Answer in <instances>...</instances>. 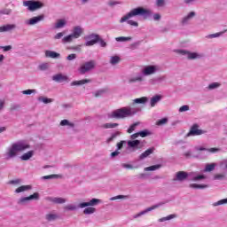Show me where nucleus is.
<instances>
[{
    "label": "nucleus",
    "mask_w": 227,
    "mask_h": 227,
    "mask_svg": "<svg viewBox=\"0 0 227 227\" xmlns=\"http://www.w3.org/2000/svg\"><path fill=\"white\" fill-rule=\"evenodd\" d=\"M133 17H143V19H150L152 17V11L149 9H145L143 7H137L132 9L130 12L126 13L124 16L121 18L119 20L120 24H123V22H127L129 26H133L134 27H138L139 23L137 21H134L130 19Z\"/></svg>",
    "instance_id": "f257e3e1"
},
{
    "label": "nucleus",
    "mask_w": 227,
    "mask_h": 227,
    "mask_svg": "<svg viewBox=\"0 0 227 227\" xmlns=\"http://www.w3.org/2000/svg\"><path fill=\"white\" fill-rule=\"evenodd\" d=\"M141 108L137 106H124L112 111L108 114L111 120H125V118H132L137 113H140Z\"/></svg>",
    "instance_id": "f03ea898"
},
{
    "label": "nucleus",
    "mask_w": 227,
    "mask_h": 227,
    "mask_svg": "<svg viewBox=\"0 0 227 227\" xmlns=\"http://www.w3.org/2000/svg\"><path fill=\"white\" fill-rule=\"evenodd\" d=\"M31 145L24 141H18L16 143L12 144L4 153V157L7 160L11 159H15L19 155L20 152H26V150H29Z\"/></svg>",
    "instance_id": "7ed1b4c3"
},
{
    "label": "nucleus",
    "mask_w": 227,
    "mask_h": 227,
    "mask_svg": "<svg viewBox=\"0 0 227 227\" xmlns=\"http://www.w3.org/2000/svg\"><path fill=\"white\" fill-rule=\"evenodd\" d=\"M190 180V182H201V180H206L207 176L200 174L198 171H193L187 173L185 171H179L176 174V178L178 182H184V180Z\"/></svg>",
    "instance_id": "20e7f679"
},
{
    "label": "nucleus",
    "mask_w": 227,
    "mask_h": 227,
    "mask_svg": "<svg viewBox=\"0 0 227 227\" xmlns=\"http://www.w3.org/2000/svg\"><path fill=\"white\" fill-rule=\"evenodd\" d=\"M99 203H102L101 200L92 199L88 202H82L78 206H75L74 204H68L64 207V210L74 211L77 210V208H86V207H97V205H99Z\"/></svg>",
    "instance_id": "39448f33"
},
{
    "label": "nucleus",
    "mask_w": 227,
    "mask_h": 227,
    "mask_svg": "<svg viewBox=\"0 0 227 227\" xmlns=\"http://www.w3.org/2000/svg\"><path fill=\"white\" fill-rule=\"evenodd\" d=\"M176 53L181 56H185L186 59L189 61H194L196 59H203L205 54L199 51H191L189 50H176Z\"/></svg>",
    "instance_id": "423d86ee"
},
{
    "label": "nucleus",
    "mask_w": 227,
    "mask_h": 227,
    "mask_svg": "<svg viewBox=\"0 0 227 227\" xmlns=\"http://www.w3.org/2000/svg\"><path fill=\"white\" fill-rule=\"evenodd\" d=\"M137 137H139V132L130 136V139L132 140L128 141V150H129V152H136L137 150H141V148H143V142L140 140H134L137 139Z\"/></svg>",
    "instance_id": "0eeeda50"
},
{
    "label": "nucleus",
    "mask_w": 227,
    "mask_h": 227,
    "mask_svg": "<svg viewBox=\"0 0 227 227\" xmlns=\"http://www.w3.org/2000/svg\"><path fill=\"white\" fill-rule=\"evenodd\" d=\"M23 6L27 8L28 12H36V10H40L43 8V3L35 0H24Z\"/></svg>",
    "instance_id": "6e6552de"
},
{
    "label": "nucleus",
    "mask_w": 227,
    "mask_h": 227,
    "mask_svg": "<svg viewBox=\"0 0 227 227\" xmlns=\"http://www.w3.org/2000/svg\"><path fill=\"white\" fill-rule=\"evenodd\" d=\"M97 67V61L95 60H89L83 63L79 68L78 72L81 75H84V74H88V72H91V70H95Z\"/></svg>",
    "instance_id": "1a4fd4ad"
},
{
    "label": "nucleus",
    "mask_w": 227,
    "mask_h": 227,
    "mask_svg": "<svg viewBox=\"0 0 227 227\" xmlns=\"http://www.w3.org/2000/svg\"><path fill=\"white\" fill-rule=\"evenodd\" d=\"M157 72H160V67L157 65H148L145 66L141 70L142 75L148 77V75H155Z\"/></svg>",
    "instance_id": "9d476101"
},
{
    "label": "nucleus",
    "mask_w": 227,
    "mask_h": 227,
    "mask_svg": "<svg viewBox=\"0 0 227 227\" xmlns=\"http://www.w3.org/2000/svg\"><path fill=\"white\" fill-rule=\"evenodd\" d=\"M38 200H40V193L35 192L34 194L28 197L20 198L18 200V205H27V203H29V201H38Z\"/></svg>",
    "instance_id": "9b49d317"
},
{
    "label": "nucleus",
    "mask_w": 227,
    "mask_h": 227,
    "mask_svg": "<svg viewBox=\"0 0 227 227\" xmlns=\"http://www.w3.org/2000/svg\"><path fill=\"white\" fill-rule=\"evenodd\" d=\"M203 134H207V130L200 129V126L198 124H194L190 131L186 134L185 137H191V136H201Z\"/></svg>",
    "instance_id": "f8f14e48"
},
{
    "label": "nucleus",
    "mask_w": 227,
    "mask_h": 227,
    "mask_svg": "<svg viewBox=\"0 0 227 227\" xmlns=\"http://www.w3.org/2000/svg\"><path fill=\"white\" fill-rule=\"evenodd\" d=\"M86 47H91L95 45V43H98V40H100V35L97 34H91L86 37Z\"/></svg>",
    "instance_id": "ddd939ff"
},
{
    "label": "nucleus",
    "mask_w": 227,
    "mask_h": 227,
    "mask_svg": "<svg viewBox=\"0 0 227 227\" xmlns=\"http://www.w3.org/2000/svg\"><path fill=\"white\" fill-rule=\"evenodd\" d=\"M43 20H45V15L41 14L29 20H26L25 24L26 26H35V24H39V22H42Z\"/></svg>",
    "instance_id": "4468645a"
},
{
    "label": "nucleus",
    "mask_w": 227,
    "mask_h": 227,
    "mask_svg": "<svg viewBox=\"0 0 227 227\" xmlns=\"http://www.w3.org/2000/svg\"><path fill=\"white\" fill-rule=\"evenodd\" d=\"M162 205H164V202H160L158 204H155L150 207H147L145 210L141 211L140 213L135 215L133 216L134 219H137V217H141V215H145V214H148V212H152V210H155L160 207H162Z\"/></svg>",
    "instance_id": "2eb2a0df"
},
{
    "label": "nucleus",
    "mask_w": 227,
    "mask_h": 227,
    "mask_svg": "<svg viewBox=\"0 0 227 227\" xmlns=\"http://www.w3.org/2000/svg\"><path fill=\"white\" fill-rule=\"evenodd\" d=\"M82 33H84V28L81 26H75L73 27L71 35L74 37V40H77V38H81V36H82Z\"/></svg>",
    "instance_id": "dca6fc26"
},
{
    "label": "nucleus",
    "mask_w": 227,
    "mask_h": 227,
    "mask_svg": "<svg viewBox=\"0 0 227 227\" xmlns=\"http://www.w3.org/2000/svg\"><path fill=\"white\" fill-rule=\"evenodd\" d=\"M17 29L16 24H6L0 27V33H10V31H15Z\"/></svg>",
    "instance_id": "f3484780"
},
{
    "label": "nucleus",
    "mask_w": 227,
    "mask_h": 227,
    "mask_svg": "<svg viewBox=\"0 0 227 227\" xmlns=\"http://www.w3.org/2000/svg\"><path fill=\"white\" fill-rule=\"evenodd\" d=\"M52 81L55 82H68V76L63 74H57L52 76Z\"/></svg>",
    "instance_id": "a211bd4d"
},
{
    "label": "nucleus",
    "mask_w": 227,
    "mask_h": 227,
    "mask_svg": "<svg viewBox=\"0 0 227 227\" xmlns=\"http://www.w3.org/2000/svg\"><path fill=\"white\" fill-rule=\"evenodd\" d=\"M44 218L48 223H52L54 221H58V219H59V215H58L55 212H50L45 215Z\"/></svg>",
    "instance_id": "6ab92c4d"
},
{
    "label": "nucleus",
    "mask_w": 227,
    "mask_h": 227,
    "mask_svg": "<svg viewBox=\"0 0 227 227\" xmlns=\"http://www.w3.org/2000/svg\"><path fill=\"white\" fill-rule=\"evenodd\" d=\"M194 17H196V12H191L187 16H184L181 21L183 26H185V24H189V22L192 20Z\"/></svg>",
    "instance_id": "aec40b11"
},
{
    "label": "nucleus",
    "mask_w": 227,
    "mask_h": 227,
    "mask_svg": "<svg viewBox=\"0 0 227 227\" xmlns=\"http://www.w3.org/2000/svg\"><path fill=\"white\" fill-rule=\"evenodd\" d=\"M90 82H92L91 79H82L79 81H74L70 84L71 86H82L84 84H90Z\"/></svg>",
    "instance_id": "412c9836"
},
{
    "label": "nucleus",
    "mask_w": 227,
    "mask_h": 227,
    "mask_svg": "<svg viewBox=\"0 0 227 227\" xmlns=\"http://www.w3.org/2000/svg\"><path fill=\"white\" fill-rule=\"evenodd\" d=\"M215 168H217V163H207L203 172L204 173H212V171L215 170Z\"/></svg>",
    "instance_id": "4be33fe9"
},
{
    "label": "nucleus",
    "mask_w": 227,
    "mask_h": 227,
    "mask_svg": "<svg viewBox=\"0 0 227 227\" xmlns=\"http://www.w3.org/2000/svg\"><path fill=\"white\" fill-rule=\"evenodd\" d=\"M160 100H162V96H160V95H155L154 97H153L150 100L151 107H155L157 106V104H159V102H160Z\"/></svg>",
    "instance_id": "5701e85b"
},
{
    "label": "nucleus",
    "mask_w": 227,
    "mask_h": 227,
    "mask_svg": "<svg viewBox=\"0 0 227 227\" xmlns=\"http://www.w3.org/2000/svg\"><path fill=\"white\" fill-rule=\"evenodd\" d=\"M45 57L46 58H51L52 59H57L61 58V54L56 52V51H45Z\"/></svg>",
    "instance_id": "b1692460"
},
{
    "label": "nucleus",
    "mask_w": 227,
    "mask_h": 227,
    "mask_svg": "<svg viewBox=\"0 0 227 227\" xmlns=\"http://www.w3.org/2000/svg\"><path fill=\"white\" fill-rule=\"evenodd\" d=\"M197 152H209L210 153H215L219 152V148L212 147V148H205V147H195Z\"/></svg>",
    "instance_id": "393cba45"
},
{
    "label": "nucleus",
    "mask_w": 227,
    "mask_h": 227,
    "mask_svg": "<svg viewBox=\"0 0 227 227\" xmlns=\"http://www.w3.org/2000/svg\"><path fill=\"white\" fill-rule=\"evenodd\" d=\"M65 26H67V20L60 19V20H57V22L55 23L54 28L55 29H63V27H65Z\"/></svg>",
    "instance_id": "a878e982"
},
{
    "label": "nucleus",
    "mask_w": 227,
    "mask_h": 227,
    "mask_svg": "<svg viewBox=\"0 0 227 227\" xmlns=\"http://www.w3.org/2000/svg\"><path fill=\"white\" fill-rule=\"evenodd\" d=\"M154 150H155V148H153V147L147 149L145 152H144L142 154H140V156H139L140 160L146 159V157H150V155H152V153H153Z\"/></svg>",
    "instance_id": "bb28decb"
},
{
    "label": "nucleus",
    "mask_w": 227,
    "mask_h": 227,
    "mask_svg": "<svg viewBox=\"0 0 227 227\" xmlns=\"http://www.w3.org/2000/svg\"><path fill=\"white\" fill-rule=\"evenodd\" d=\"M51 201L56 205H63L64 203H67V199L61 197H54L51 199Z\"/></svg>",
    "instance_id": "cd10ccee"
},
{
    "label": "nucleus",
    "mask_w": 227,
    "mask_h": 227,
    "mask_svg": "<svg viewBox=\"0 0 227 227\" xmlns=\"http://www.w3.org/2000/svg\"><path fill=\"white\" fill-rule=\"evenodd\" d=\"M35 155V151H28L20 156L21 160H29Z\"/></svg>",
    "instance_id": "c85d7f7f"
},
{
    "label": "nucleus",
    "mask_w": 227,
    "mask_h": 227,
    "mask_svg": "<svg viewBox=\"0 0 227 227\" xmlns=\"http://www.w3.org/2000/svg\"><path fill=\"white\" fill-rule=\"evenodd\" d=\"M33 187L31 185H21L15 190V192L19 194L20 192H25V191H31Z\"/></svg>",
    "instance_id": "c756f323"
},
{
    "label": "nucleus",
    "mask_w": 227,
    "mask_h": 227,
    "mask_svg": "<svg viewBox=\"0 0 227 227\" xmlns=\"http://www.w3.org/2000/svg\"><path fill=\"white\" fill-rule=\"evenodd\" d=\"M120 124L116 122H106L101 125V129H116Z\"/></svg>",
    "instance_id": "7c9ffc66"
},
{
    "label": "nucleus",
    "mask_w": 227,
    "mask_h": 227,
    "mask_svg": "<svg viewBox=\"0 0 227 227\" xmlns=\"http://www.w3.org/2000/svg\"><path fill=\"white\" fill-rule=\"evenodd\" d=\"M88 207H86L83 210V214L85 215H91V214H95V212H97V208L93 207L94 206H87Z\"/></svg>",
    "instance_id": "2f4dec72"
},
{
    "label": "nucleus",
    "mask_w": 227,
    "mask_h": 227,
    "mask_svg": "<svg viewBox=\"0 0 227 227\" xmlns=\"http://www.w3.org/2000/svg\"><path fill=\"white\" fill-rule=\"evenodd\" d=\"M145 81V78H143V75H137L132 78L129 79V83L132 84L134 82H143Z\"/></svg>",
    "instance_id": "473e14b6"
},
{
    "label": "nucleus",
    "mask_w": 227,
    "mask_h": 227,
    "mask_svg": "<svg viewBox=\"0 0 227 227\" xmlns=\"http://www.w3.org/2000/svg\"><path fill=\"white\" fill-rule=\"evenodd\" d=\"M61 127H70V129H74L75 127V124L74 122H70L68 120L64 119L60 121Z\"/></svg>",
    "instance_id": "72a5a7b5"
},
{
    "label": "nucleus",
    "mask_w": 227,
    "mask_h": 227,
    "mask_svg": "<svg viewBox=\"0 0 227 227\" xmlns=\"http://www.w3.org/2000/svg\"><path fill=\"white\" fill-rule=\"evenodd\" d=\"M74 37L72 34L66 35L62 38V43H72L74 42Z\"/></svg>",
    "instance_id": "f704fd0d"
},
{
    "label": "nucleus",
    "mask_w": 227,
    "mask_h": 227,
    "mask_svg": "<svg viewBox=\"0 0 227 227\" xmlns=\"http://www.w3.org/2000/svg\"><path fill=\"white\" fill-rule=\"evenodd\" d=\"M107 91H109V90L107 88L100 89V90H97L96 92H94V97H96L97 98L98 97H103V95H106V93H107Z\"/></svg>",
    "instance_id": "c9c22d12"
},
{
    "label": "nucleus",
    "mask_w": 227,
    "mask_h": 227,
    "mask_svg": "<svg viewBox=\"0 0 227 227\" xmlns=\"http://www.w3.org/2000/svg\"><path fill=\"white\" fill-rule=\"evenodd\" d=\"M146 102H148V98H146V97H142V98L133 99V105L134 104H146Z\"/></svg>",
    "instance_id": "e433bc0d"
},
{
    "label": "nucleus",
    "mask_w": 227,
    "mask_h": 227,
    "mask_svg": "<svg viewBox=\"0 0 227 227\" xmlns=\"http://www.w3.org/2000/svg\"><path fill=\"white\" fill-rule=\"evenodd\" d=\"M162 168V165L157 164V165H153L147 168H145V171H157V169H160Z\"/></svg>",
    "instance_id": "4c0bfd02"
},
{
    "label": "nucleus",
    "mask_w": 227,
    "mask_h": 227,
    "mask_svg": "<svg viewBox=\"0 0 227 227\" xmlns=\"http://www.w3.org/2000/svg\"><path fill=\"white\" fill-rule=\"evenodd\" d=\"M191 189H207L208 184H191L189 185Z\"/></svg>",
    "instance_id": "58836bf2"
},
{
    "label": "nucleus",
    "mask_w": 227,
    "mask_h": 227,
    "mask_svg": "<svg viewBox=\"0 0 227 227\" xmlns=\"http://www.w3.org/2000/svg\"><path fill=\"white\" fill-rule=\"evenodd\" d=\"M120 61H121V59L119 56H112L110 58V64L114 66V65H118V63H120Z\"/></svg>",
    "instance_id": "ea45409f"
},
{
    "label": "nucleus",
    "mask_w": 227,
    "mask_h": 227,
    "mask_svg": "<svg viewBox=\"0 0 227 227\" xmlns=\"http://www.w3.org/2000/svg\"><path fill=\"white\" fill-rule=\"evenodd\" d=\"M38 101L43 102V104H52V102H54V99L48 98L46 97H39Z\"/></svg>",
    "instance_id": "a19ab883"
},
{
    "label": "nucleus",
    "mask_w": 227,
    "mask_h": 227,
    "mask_svg": "<svg viewBox=\"0 0 227 227\" xmlns=\"http://www.w3.org/2000/svg\"><path fill=\"white\" fill-rule=\"evenodd\" d=\"M175 217H176V215H168V216L160 218L158 223H166V221H171V219H175Z\"/></svg>",
    "instance_id": "79ce46f5"
},
{
    "label": "nucleus",
    "mask_w": 227,
    "mask_h": 227,
    "mask_svg": "<svg viewBox=\"0 0 227 227\" xmlns=\"http://www.w3.org/2000/svg\"><path fill=\"white\" fill-rule=\"evenodd\" d=\"M224 33H226V30L223 31V32H218V33H215V34L207 35L206 36V38H207V39L219 38V36H223V35H224Z\"/></svg>",
    "instance_id": "37998d69"
},
{
    "label": "nucleus",
    "mask_w": 227,
    "mask_h": 227,
    "mask_svg": "<svg viewBox=\"0 0 227 227\" xmlns=\"http://www.w3.org/2000/svg\"><path fill=\"white\" fill-rule=\"evenodd\" d=\"M121 133L120 131H116V132L113 133V134L111 135V137L107 138L106 142H107V143H111V142L114 141V139H116V137H118L119 136H121Z\"/></svg>",
    "instance_id": "c03bdc74"
},
{
    "label": "nucleus",
    "mask_w": 227,
    "mask_h": 227,
    "mask_svg": "<svg viewBox=\"0 0 227 227\" xmlns=\"http://www.w3.org/2000/svg\"><path fill=\"white\" fill-rule=\"evenodd\" d=\"M217 88H221V82H212L207 86V90H217Z\"/></svg>",
    "instance_id": "a18cd8bd"
},
{
    "label": "nucleus",
    "mask_w": 227,
    "mask_h": 227,
    "mask_svg": "<svg viewBox=\"0 0 227 227\" xmlns=\"http://www.w3.org/2000/svg\"><path fill=\"white\" fill-rule=\"evenodd\" d=\"M139 125H141V122H135L132 125H130L127 130L128 134H132L134 132V130H136V127H137Z\"/></svg>",
    "instance_id": "49530a36"
},
{
    "label": "nucleus",
    "mask_w": 227,
    "mask_h": 227,
    "mask_svg": "<svg viewBox=\"0 0 227 227\" xmlns=\"http://www.w3.org/2000/svg\"><path fill=\"white\" fill-rule=\"evenodd\" d=\"M129 195H117L110 198V201H115V200H129Z\"/></svg>",
    "instance_id": "de8ad7c7"
},
{
    "label": "nucleus",
    "mask_w": 227,
    "mask_h": 227,
    "mask_svg": "<svg viewBox=\"0 0 227 227\" xmlns=\"http://www.w3.org/2000/svg\"><path fill=\"white\" fill-rule=\"evenodd\" d=\"M138 136H140V137H146L148 136H152V132H150V130L148 129H145V130L139 131Z\"/></svg>",
    "instance_id": "09e8293b"
},
{
    "label": "nucleus",
    "mask_w": 227,
    "mask_h": 227,
    "mask_svg": "<svg viewBox=\"0 0 227 227\" xmlns=\"http://www.w3.org/2000/svg\"><path fill=\"white\" fill-rule=\"evenodd\" d=\"M221 205H227V198L222 199V200L213 203V207H219Z\"/></svg>",
    "instance_id": "8fccbe9b"
},
{
    "label": "nucleus",
    "mask_w": 227,
    "mask_h": 227,
    "mask_svg": "<svg viewBox=\"0 0 227 227\" xmlns=\"http://www.w3.org/2000/svg\"><path fill=\"white\" fill-rule=\"evenodd\" d=\"M12 9L4 8L0 10V15H12Z\"/></svg>",
    "instance_id": "3c124183"
},
{
    "label": "nucleus",
    "mask_w": 227,
    "mask_h": 227,
    "mask_svg": "<svg viewBox=\"0 0 227 227\" xmlns=\"http://www.w3.org/2000/svg\"><path fill=\"white\" fill-rule=\"evenodd\" d=\"M115 40L117 42H130V40H132V37H130V36H128V37L120 36V37H116Z\"/></svg>",
    "instance_id": "603ef678"
},
{
    "label": "nucleus",
    "mask_w": 227,
    "mask_h": 227,
    "mask_svg": "<svg viewBox=\"0 0 227 227\" xmlns=\"http://www.w3.org/2000/svg\"><path fill=\"white\" fill-rule=\"evenodd\" d=\"M22 95H32V93H36V90L33 89H28V90H23L21 91Z\"/></svg>",
    "instance_id": "864d4df0"
},
{
    "label": "nucleus",
    "mask_w": 227,
    "mask_h": 227,
    "mask_svg": "<svg viewBox=\"0 0 227 227\" xmlns=\"http://www.w3.org/2000/svg\"><path fill=\"white\" fill-rule=\"evenodd\" d=\"M224 178H226L224 174H215L214 176V180H224Z\"/></svg>",
    "instance_id": "5fc2aeb1"
},
{
    "label": "nucleus",
    "mask_w": 227,
    "mask_h": 227,
    "mask_svg": "<svg viewBox=\"0 0 227 227\" xmlns=\"http://www.w3.org/2000/svg\"><path fill=\"white\" fill-rule=\"evenodd\" d=\"M166 123H168V118H162L156 122V125L162 126L166 125Z\"/></svg>",
    "instance_id": "6e6d98bb"
},
{
    "label": "nucleus",
    "mask_w": 227,
    "mask_h": 227,
    "mask_svg": "<svg viewBox=\"0 0 227 227\" xmlns=\"http://www.w3.org/2000/svg\"><path fill=\"white\" fill-rule=\"evenodd\" d=\"M74 59H77V54L71 53L67 57V61H74Z\"/></svg>",
    "instance_id": "4d7b16f0"
},
{
    "label": "nucleus",
    "mask_w": 227,
    "mask_h": 227,
    "mask_svg": "<svg viewBox=\"0 0 227 227\" xmlns=\"http://www.w3.org/2000/svg\"><path fill=\"white\" fill-rule=\"evenodd\" d=\"M190 107L188 105H184V106H182L180 108H179V113H185L187 111H189Z\"/></svg>",
    "instance_id": "13d9d810"
},
{
    "label": "nucleus",
    "mask_w": 227,
    "mask_h": 227,
    "mask_svg": "<svg viewBox=\"0 0 227 227\" xmlns=\"http://www.w3.org/2000/svg\"><path fill=\"white\" fill-rule=\"evenodd\" d=\"M58 175H50V176H43L42 177L43 180H51L52 178H58Z\"/></svg>",
    "instance_id": "bf43d9fd"
},
{
    "label": "nucleus",
    "mask_w": 227,
    "mask_h": 227,
    "mask_svg": "<svg viewBox=\"0 0 227 227\" xmlns=\"http://www.w3.org/2000/svg\"><path fill=\"white\" fill-rule=\"evenodd\" d=\"M139 45H141V41L135 42L130 44V49H132V50L137 49V47H139Z\"/></svg>",
    "instance_id": "052dcab7"
},
{
    "label": "nucleus",
    "mask_w": 227,
    "mask_h": 227,
    "mask_svg": "<svg viewBox=\"0 0 227 227\" xmlns=\"http://www.w3.org/2000/svg\"><path fill=\"white\" fill-rule=\"evenodd\" d=\"M156 81L158 83L164 82L166 81V75L156 76Z\"/></svg>",
    "instance_id": "680f3d73"
},
{
    "label": "nucleus",
    "mask_w": 227,
    "mask_h": 227,
    "mask_svg": "<svg viewBox=\"0 0 227 227\" xmlns=\"http://www.w3.org/2000/svg\"><path fill=\"white\" fill-rule=\"evenodd\" d=\"M39 69L43 70V71L48 70L49 69V64H47V63L41 64L39 66Z\"/></svg>",
    "instance_id": "e2e57ef3"
},
{
    "label": "nucleus",
    "mask_w": 227,
    "mask_h": 227,
    "mask_svg": "<svg viewBox=\"0 0 227 227\" xmlns=\"http://www.w3.org/2000/svg\"><path fill=\"white\" fill-rule=\"evenodd\" d=\"M118 4H121V2H116V1H109L108 2V6H111V8H113Z\"/></svg>",
    "instance_id": "0e129e2a"
},
{
    "label": "nucleus",
    "mask_w": 227,
    "mask_h": 227,
    "mask_svg": "<svg viewBox=\"0 0 227 227\" xmlns=\"http://www.w3.org/2000/svg\"><path fill=\"white\" fill-rule=\"evenodd\" d=\"M65 36V33L59 32L54 35V40H61V37Z\"/></svg>",
    "instance_id": "69168bd1"
},
{
    "label": "nucleus",
    "mask_w": 227,
    "mask_h": 227,
    "mask_svg": "<svg viewBox=\"0 0 227 227\" xmlns=\"http://www.w3.org/2000/svg\"><path fill=\"white\" fill-rule=\"evenodd\" d=\"M164 4H165L164 0H156V6H158V8H162Z\"/></svg>",
    "instance_id": "338daca9"
},
{
    "label": "nucleus",
    "mask_w": 227,
    "mask_h": 227,
    "mask_svg": "<svg viewBox=\"0 0 227 227\" xmlns=\"http://www.w3.org/2000/svg\"><path fill=\"white\" fill-rule=\"evenodd\" d=\"M125 143H127V141H125V140H122V141L119 142L117 144V151L121 150V148H123V145H125Z\"/></svg>",
    "instance_id": "774afa93"
}]
</instances>
